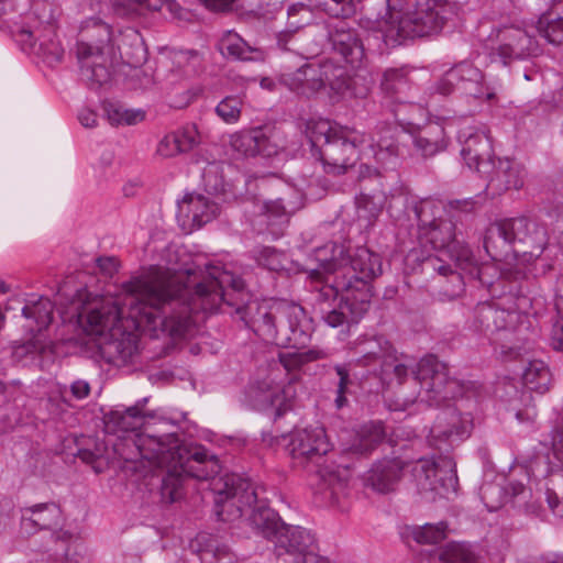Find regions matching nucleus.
<instances>
[{
  "mask_svg": "<svg viewBox=\"0 0 563 563\" xmlns=\"http://www.w3.org/2000/svg\"><path fill=\"white\" fill-rule=\"evenodd\" d=\"M187 279L190 277L188 271ZM126 297L118 302L91 309L86 316V330L103 336L115 329L129 306V316L140 318L153 330L161 329L172 336L185 335L190 325L198 322L210 307V289L207 282H184V276L170 275L169 271L152 266L131 277L122 285Z\"/></svg>",
  "mask_w": 563,
  "mask_h": 563,
  "instance_id": "obj_1",
  "label": "nucleus"
},
{
  "mask_svg": "<svg viewBox=\"0 0 563 563\" xmlns=\"http://www.w3.org/2000/svg\"><path fill=\"white\" fill-rule=\"evenodd\" d=\"M146 401L144 398L124 410L111 411L106 416V429L111 433L122 432L113 449L123 461L132 463L134 470L145 467L144 462L148 466L167 468L162 478L161 496L164 503L173 504L184 495L185 477L208 479L206 449L183 443L174 433L137 432L145 423L143 407Z\"/></svg>",
  "mask_w": 563,
  "mask_h": 563,
  "instance_id": "obj_2",
  "label": "nucleus"
},
{
  "mask_svg": "<svg viewBox=\"0 0 563 563\" xmlns=\"http://www.w3.org/2000/svg\"><path fill=\"white\" fill-rule=\"evenodd\" d=\"M216 311L242 321L262 341L280 347L300 349L309 339L306 312L300 305L257 300L240 275L213 263V313Z\"/></svg>",
  "mask_w": 563,
  "mask_h": 563,
  "instance_id": "obj_3",
  "label": "nucleus"
},
{
  "mask_svg": "<svg viewBox=\"0 0 563 563\" xmlns=\"http://www.w3.org/2000/svg\"><path fill=\"white\" fill-rule=\"evenodd\" d=\"M411 372L420 384L421 401L429 406L444 405L430 429L428 442L430 446L448 452L472 433L473 416L462 410L459 398L472 401L476 396L474 385L450 377L446 365L434 355L422 357Z\"/></svg>",
  "mask_w": 563,
  "mask_h": 563,
  "instance_id": "obj_4",
  "label": "nucleus"
},
{
  "mask_svg": "<svg viewBox=\"0 0 563 563\" xmlns=\"http://www.w3.org/2000/svg\"><path fill=\"white\" fill-rule=\"evenodd\" d=\"M338 253L343 255V247L330 243L317 250L319 268L312 269L310 277L323 284H317L312 290V307L317 316L329 327L349 329L357 323L368 311L365 284L350 280L338 271Z\"/></svg>",
  "mask_w": 563,
  "mask_h": 563,
  "instance_id": "obj_5",
  "label": "nucleus"
},
{
  "mask_svg": "<svg viewBox=\"0 0 563 563\" xmlns=\"http://www.w3.org/2000/svg\"><path fill=\"white\" fill-rule=\"evenodd\" d=\"M252 512L247 518L251 527L271 541L286 526L279 515L257 499V494L250 479L230 472H223L219 460L213 455V518L224 523L239 520L245 508Z\"/></svg>",
  "mask_w": 563,
  "mask_h": 563,
  "instance_id": "obj_6",
  "label": "nucleus"
},
{
  "mask_svg": "<svg viewBox=\"0 0 563 563\" xmlns=\"http://www.w3.org/2000/svg\"><path fill=\"white\" fill-rule=\"evenodd\" d=\"M287 448L295 463L303 467L312 466L311 471L320 479L318 489L324 503L336 505L345 492L349 468L330 460L332 445L324 429L317 427L296 430Z\"/></svg>",
  "mask_w": 563,
  "mask_h": 563,
  "instance_id": "obj_7",
  "label": "nucleus"
},
{
  "mask_svg": "<svg viewBox=\"0 0 563 563\" xmlns=\"http://www.w3.org/2000/svg\"><path fill=\"white\" fill-rule=\"evenodd\" d=\"M113 55L111 26L99 18L86 20L79 30L77 58L81 77L90 89H99L111 80Z\"/></svg>",
  "mask_w": 563,
  "mask_h": 563,
  "instance_id": "obj_8",
  "label": "nucleus"
},
{
  "mask_svg": "<svg viewBox=\"0 0 563 563\" xmlns=\"http://www.w3.org/2000/svg\"><path fill=\"white\" fill-rule=\"evenodd\" d=\"M308 125L311 146L317 148L325 172L341 174L352 167L364 151L366 137L347 128L332 126L327 120Z\"/></svg>",
  "mask_w": 563,
  "mask_h": 563,
  "instance_id": "obj_9",
  "label": "nucleus"
},
{
  "mask_svg": "<svg viewBox=\"0 0 563 563\" xmlns=\"http://www.w3.org/2000/svg\"><path fill=\"white\" fill-rule=\"evenodd\" d=\"M520 318L516 311L482 302L476 306L474 325L493 345L500 349V354L517 357L525 350L527 341L522 335L527 327H523Z\"/></svg>",
  "mask_w": 563,
  "mask_h": 563,
  "instance_id": "obj_10",
  "label": "nucleus"
},
{
  "mask_svg": "<svg viewBox=\"0 0 563 563\" xmlns=\"http://www.w3.org/2000/svg\"><path fill=\"white\" fill-rule=\"evenodd\" d=\"M454 92L473 98L485 97L487 100L495 97V93L485 87L481 69L463 62L446 70L441 78L430 85L423 92L421 103L426 108H434L440 103L441 98Z\"/></svg>",
  "mask_w": 563,
  "mask_h": 563,
  "instance_id": "obj_11",
  "label": "nucleus"
},
{
  "mask_svg": "<svg viewBox=\"0 0 563 563\" xmlns=\"http://www.w3.org/2000/svg\"><path fill=\"white\" fill-rule=\"evenodd\" d=\"M454 92L473 98L485 97L487 100L495 97V93L485 87L481 69L463 62L446 70L441 78L430 85L423 92L421 103L426 108H434L440 103L441 98Z\"/></svg>",
  "mask_w": 563,
  "mask_h": 563,
  "instance_id": "obj_12",
  "label": "nucleus"
},
{
  "mask_svg": "<svg viewBox=\"0 0 563 563\" xmlns=\"http://www.w3.org/2000/svg\"><path fill=\"white\" fill-rule=\"evenodd\" d=\"M63 521L60 507L55 503L36 504L21 509L20 530L25 536H32L41 530H51L56 544V554L66 560L73 559L71 547H77L79 538L68 530L57 529Z\"/></svg>",
  "mask_w": 563,
  "mask_h": 563,
  "instance_id": "obj_13",
  "label": "nucleus"
},
{
  "mask_svg": "<svg viewBox=\"0 0 563 563\" xmlns=\"http://www.w3.org/2000/svg\"><path fill=\"white\" fill-rule=\"evenodd\" d=\"M10 34L23 52L37 56L47 66L62 63L65 48L57 37L54 21L37 22L35 25L14 22L10 26Z\"/></svg>",
  "mask_w": 563,
  "mask_h": 563,
  "instance_id": "obj_14",
  "label": "nucleus"
},
{
  "mask_svg": "<svg viewBox=\"0 0 563 563\" xmlns=\"http://www.w3.org/2000/svg\"><path fill=\"white\" fill-rule=\"evenodd\" d=\"M411 472L417 493L424 501L431 503L438 497H448L455 493L457 476L449 457H440L438 461L433 457H420Z\"/></svg>",
  "mask_w": 563,
  "mask_h": 563,
  "instance_id": "obj_15",
  "label": "nucleus"
},
{
  "mask_svg": "<svg viewBox=\"0 0 563 563\" xmlns=\"http://www.w3.org/2000/svg\"><path fill=\"white\" fill-rule=\"evenodd\" d=\"M490 40L495 43L492 56L498 57L505 66L515 60L537 57L542 53L536 36L520 25H503L490 33Z\"/></svg>",
  "mask_w": 563,
  "mask_h": 563,
  "instance_id": "obj_16",
  "label": "nucleus"
},
{
  "mask_svg": "<svg viewBox=\"0 0 563 563\" xmlns=\"http://www.w3.org/2000/svg\"><path fill=\"white\" fill-rule=\"evenodd\" d=\"M314 536L307 529L286 525L274 541L279 563H329L316 553Z\"/></svg>",
  "mask_w": 563,
  "mask_h": 563,
  "instance_id": "obj_17",
  "label": "nucleus"
},
{
  "mask_svg": "<svg viewBox=\"0 0 563 563\" xmlns=\"http://www.w3.org/2000/svg\"><path fill=\"white\" fill-rule=\"evenodd\" d=\"M339 65L332 60H324L320 64H305L297 70L283 74L279 82L297 95L310 98L341 76Z\"/></svg>",
  "mask_w": 563,
  "mask_h": 563,
  "instance_id": "obj_18",
  "label": "nucleus"
},
{
  "mask_svg": "<svg viewBox=\"0 0 563 563\" xmlns=\"http://www.w3.org/2000/svg\"><path fill=\"white\" fill-rule=\"evenodd\" d=\"M418 236L422 244H429L433 250L445 252L456 267L467 266L472 262V251L457 240L452 220L443 218L429 228L422 229Z\"/></svg>",
  "mask_w": 563,
  "mask_h": 563,
  "instance_id": "obj_19",
  "label": "nucleus"
},
{
  "mask_svg": "<svg viewBox=\"0 0 563 563\" xmlns=\"http://www.w3.org/2000/svg\"><path fill=\"white\" fill-rule=\"evenodd\" d=\"M362 366L379 365L380 374L384 379L391 380L395 377L398 384H401L408 376L410 365L407 357L398 355L393 345L382 338L374 340L364 350L358 358Z\"/></svg>",
  "mask_w": 563,
  "mask_h": 563,
  "instance_id": "obj_20",
  "label": "nucleus"
},
{
  "mask_svg": "<svg viewBox=\"0 0 563 563\" xmlns=\"http://www.w3.org/2000/svg\"><path fill=\"white\" fill-rule=\"evenodd\" d=\"M522 382L526 390L520 393L519 401L523 408H518L516 400L511 401V409L516 411V418L519 421L533 420L537 416L534 408H530L532 402V391L540 395L545 394L552 384V374L549 366L540 360H533L528 363L523 373Z\"/></svg>",
  "mask_w": 563,
  "mask_h": 563,
  "instance_id": "obj_21",
  "label": "nucleus"
},
{
  "mask_svg": "<svg viewBox=\"0 0 563 563\" xmlns=\"http://www.w3.org/2000/svg\"><path fill=\"white\" fill-rule=\"evenodd\" d=\"M504 221L515 252L531 256H539L543 252L548 233L542 225L525 217Z\"/></svg>",
  "mask_w": 563,
  "mask_h": 563,
  "instance_id": "obj_22",
  "label": "nucleus"
},
{
  "mask_svg": "<svg viewBox=\"0 0 563 563\" xmlns=\"http://www.w3.org/2000/svg\"><path fill=\"white\" fill-rule=\"evenodd\" d=\"M339 273L346 277L362 282L366 287L367 308L371 307V299L373 297L371 282L382 274V261L378 254L371 252L366 247H358L354 255L351 256L350 263L342 265L338 261Z\"/></svg>",
  "mask_w": 563,
  "mask_h": 563,
  "instance_id": "obj_23",
  "label": "nucleus"
},
{
  "mask_svg": "<svg viewBox=\"0 0 563 563\" xmlns=\"http://www.w3.org/2000/svg\"><path fill=\"white\" fill-rule=\"evenodd\" d=\"M459 137L462 141L461 155L468 168L479 174H488L493 157L490 137L472 129L460 132Z\"/></svg>",
  "mask_w": 563,
  "mask_h": 563,
  "instance_id": "obj_24",
  "label": "nucleus"
},
{
  "mask_svg": "<svg viewBox=\"0 0 563 563\" xmlns=\"http://www.w3.org/2000/svg\"><path fill=\"white\" fill-rule=\"evenodd\" d=\"M102 358L115 366L128 364L137 351V338L131 332L115 328L100 338L98 343Z\"/></svg>",
  "mask_w": 563,
  "mask_h": 563,
  "instance_id": "obj_25",
  "label": "nucleus"
},
{
  "mask_svg": "<svg viewBox=\"0 0 563 563\" xmlns=\"http://www.w3.org/2000/svg\"><path fill=\"white\" fill-rule=\"evenodd\" d=\"M407 462L400 457H385L373 464L365 475V484L378 493L393 492L400 482Z\"/></svg>",
  "mask_w": 563,
  "mask_h": 563,
  "instance_id": "obj_26",
  "label": "nucleus"
},
{
  "mask_svg": "<svg viewBox=\"0 0 563 563\" xmlns=\"http://www.w3.org/2000/svg\"><path fill=\"white\" fill-rule=\"evenodd\" d=\"M177 221L186 232H192L210 222L209 198L200 194H187L177 203Z\"/></svg>",
  "mask_w": 563,
  "mask_h": 563,
  "instance_id": "obj_27",
  "label": "nucleus"
},
{
  "mask_svg": "<svg viewBox=\"0 0 563 563\" xmlns=\"http://www.w3.org/2000/svg\"><path fill=\"white\" fill-rule=\"evenodd\" d=\"M329 41L333 51L339 53L346 63L355 65L365 56L363 43L356 30L340 21L329 30Z\"/></svg>",
  "mask_w": 563,
  "mask_h": 563,
  "instance_id": "obj_28",
  "label": "nucleus"
},
{
  "mask_svg": "<svg viewBox=\"0 0 563 563\" xmlns=\"http://www.w3.org/2000/svg\"><path fill=\"white\" fill-rule=\"evenodd\" d=\"M112 8L118 15H130L143 10L162 11L165 9L172 18L178 20H192L195 13L184 9L175 0H111Z\"/></svg>",
  "mask_w": 563,
  "mask_h": 563,
  "instance_id": "obj_29",
  "label": "nucleus"
},
{
  "mask_svg": "<svg viewBox=\"0 0 563 563\" xmlns=\"http://www.w3.org/2000/svg\"><path fill=\"white\" fill-rule=\"evenodd\" d=\"M233 151L244 156L263 155L271 157L278 152V147L266 135L262 128L242 131L230 136Z\"/></svg>",
  "mask_w": 563,
  "mask_h": 563,
  "instance_id": "obj_30",
  "label": "nucleus"
},
{
  "mask_svg": "<svg viewBox=\"0 0 563 563\" xmlns=\"http://www.w3.org/2000/svg\"><path fill=\"white\" fill-rule=\"evenodd\" d=\"M487 187L494 194H501L509 189H519L523 185V168L522 166L508 158H499L497 164L492 161Z\"/></svg>",
  "mask_w": 563,
  "mask_h": 563,
  "instance_id": "obj_31",
  "label": "nucleus"
},
{
  "mask_svg": "<svg viewBox=\"0 0 563 563\" xmlns=\"http://www.w3.org/2000/svg\"><path fill=\"white\" fill-rule=\"evenodd\" d=\"M395 129L387 125L384 126L382 133L377 139H366L367 152L364 154H372L377 163L386 168H394L399 157V146L395 140Z\"/></svg>",
  "mask_w": 563,
  "mask_h": 563,
  "instance_id": "obj_32",
  "label": "nucleus"
},
{
  "mask_svg": "<svg viewBox=\"0 0 563 563\" xmlns=\"http://www.w3.org/2000/svg\"><path fill=\"white\" fill-rule=\"evenodd\" d=\"M199 142V132L196 124H188L168 135L157 145V153L163 157H172L186 153Z\"/></svg>",
  "mask_w": 563,
  "mask_h": 563,
  "instance_id": "obj_33",
  "label": "nucleus"
},
{
  "mask_svg": "<svg viewBox=\"0 0 563 563\" xmlns=\"http://www.w3.org/2000/svg\"><path fill=\"white\" fill-rule=\"evenodd\" d=\"M218 49L225 58L234 60H263L264 52L249 45L238 33L227 31L218 42Z\"/></svg>",
  "mask_w": 563,
  "mask_h": 563,
  "instance_id": "obj_34",
  "label": "nucleus"
},
{
  "mask_svg": "<svg viewBox=\"0 0 563 563\" xmlns=\"http://www.w3.org/2000/svg\"><path fill=\"white\" fill-rule=\"evenodd\" d=\"M462 271L467 272L472 277L477 278L478 282L488 288V290L493 294H496L499 286L504 283V280H520L525 277L523 273L520 271H507L503 272L497 280H493L490 277L496 275L497 269L492 264L477 265L474 255L472 254V262L470 265L460 267Z\"/></svg>",
  "mask_w": 563,
  "mask_h": 563,
  "instance_id": "obj_35",
  "label": "nucleus"
},
{
  "mask_svg": "<svg viewBox=\"0 0 563 563\" xmlns=\"http://www.w3.org/2000/svg\"><path fill=\"white\" fill-rule=\"evenodd\" d=\"M386 203V195L383 190H375L373 194L362 192L356 197V219L362 228L372 227Z\"/></svg>",
  "mask_w": 563,
  "mask_h": 563,
  "instance_id": "obj_36",
  "label": "nucleus"
},
{
  "mask_svg": "<svg viewBox=\"0 0 563 563\" xmlns=\"http://www.w3.org/2000/svg\"><path fill=\"white\" fill-rule=\"evenodd\" d=\"M342 71L338 79L331 82V90L342 98H366L372 89V82L364 76H349L345 67L339 65Z\"/></svg>",
  "mask_w": 563,
  "mask_h": 563,
  "instance_id": "obj_37",
  "label": "nucleus"
},
{
  "mask_svg": "<svg viewBox=\"0 0 563 563\" xmlns=\"http://www.w3.org/2000/svg\"><path fill=\"white\" fill-rule=\"evenodd\" d=\"M386 435L382 421H372L363 424L350 445L351 453L367 455L373 452Z\"/></svg>",
  "mask_w": 563,
  "mask_h": 563,
  "instance_id": "obj_38",
  "label": "nucleus"
},
{
  "mask_svg": "<svg viewBox=\"0 0 563 563\" xmlns=\"http://www.w3.org/2000/svg\"><path fill=\"white\" fill-rule=\"evenodd\" d=\"M484 247L494 261H501L503 257L508 255L512 244L504 220L487 228L484 236Z\"/></svg>",
  "mask_w": 563,
  "mask_h": 563,
  "instance_id": "obj_39",
  "label": "nucleus"
},
{
  "mask_svg": "<svg viewBox=\"0 0 563 563\" xmlns=\"http://www.w3.org/2000/svg\"><path fill=\"white\" fill-rule=\"evenodd\" d=\"M301 198L299 192L294 189L275 199L263 203V212L268 219L278 220L280 223L288 222L291 214L301 208Z\"/></svg>",
  "mask_w": 563,
  "mask_h": 563,
  "instance_id": "obj_40",
  "label": "nucleus"
},
{
  "mask_svg": "<svg viewBox=\"0 0 563 563\" xmlns=\"http://www.w3.org/2000/svg\"><path fill=\"white\" fill-rule=\"evenodd\" d=\"M413 145L423 157H432L448 146L445 131L440 125H431L413 139Z\"/></svg>",
  "mask_w": 563,
  "mask_h": 563,
  "instance_id": "obj_41",
  "label": "nucleus"
},
{
  "mask_svg": "<svg viewBox=\"0 0 563 563\" xmlns=\"http://www.w3.org/2000/svg\"><path fill=\"white\" fill-rule=\"evenodd\" d=\"M412 210L418 221L419 234L422 232V229H427L444 218L446 206L439 199L426 198L416 201Z\"/></svg>",
  "mask_w": 563,
  "mask_h": 563,
  "instance_id": "obj_42",
  "label": "nucleus"
},
{
  "mask_svg": "<svg viewBox=\"0 0 563 563\" xmlns=\"http://www.w3.org/2000/svg\"><path fill=\"white\" fill-rule=\"evenodd\" d=\"M255 262L271 272L280 273L288 269L290 263L284 251L273 246H257L252 251Z\"/></svg>",
  "mask_w": 563,
  "mask_h": 563,
  "instance_id": "obj_43",
  "label": "nucleus"
},
{
  "mask_svg": "<svg viewBox=\"0 0 563 563\" xmlns=\"http://www.w3.org/2000/svg\"><path fill=\"white\" fill-rule=\"evenodd\" d=\"M53 302L45 297H40L35 301H29L22 308V314L26 319H31L36 324V330L42 331L47 328L53 320Z\"/></svg>",
  "mask_w": 563,
  "mask_h": 563,
  "instance_id": "obj_44",
  "label": "nucleus"
},
{
  "mask_svg": "<svg viewBox=\"0 0 563 563\" xmlns=\"http://www.w3.org/2000/svg\"><path fill=\"white\" fill-rule=\"evenodd\" d=\"M408 87V73L401 68H389L383 74L380 80L382 92L390 98L399 99Z\"/></svg>",
  "mask_w": 563,
  "mask_h": 563,
  "instance_id": "obj_45",
  "label": "nucleus"
},
{
  "mask_svg": "<svg viewBox=\"0 0 563 563\" xmlns=\"http://www.w3.org/2000/svg\"><path fill=\"white\" fill-rule=\"evenodd\" d=\"M537 30L550 44H563V16L543 13L537 22Z\"/></svg>",
  "mask_w": 563,
  "mask_h": 563,
  "instance_id": "obj_46",
  "label": "nucleus"
},
{
  "mask_svg": "<svg viewBox=\"0 0 563 563\" xmlns=\"http://www.w3.org/2000/svg\"><path fill=\"white\" fill-rule=\"evenodd\" d=\"M125 37H131V46L128 47L124 40L122 44H118L121 57L133 67L141 66L146 60L147 52L140 34L132 31Z\"/></svg>",
  "mask_w": 563,
  "mask_h": 563,
  "instance_id": "obj_47",
  "label": "nucleus"
},
{
  "mask_svg": "<svg viewBox=\"0 0 563 563\" xmlns=\"http://www.w3.org/2000/svg\"><path fill=\"white\" fill-rule=\"evenodd\" d=\"M442 563H476V556L471 547L465 543L450 542L439 554Z\"/></svg>",
  "mask_w": 563,
  "mask_h": 563,
  "instance_id": "obj_48",
  "label": "nucleus"
},
{
  "mask_svg": "<svg viewBox=\"0 0 563 563\" xmlns=\"http://www.w3.org/2000/svg\"><path fill=\"white\" fill-rule=\"evenodd\" d=\"M103 110L111 124H135L144 119L142 111H133L124 109L115 102H106Z\"/></svg>",
  "mask_w": 563,
  "mask_h": 563,
  "instance_id": "obj_49",
  "label": "nucleus"
},
{
  "mask_svg": "<svg viewBox=\"0 0 563 563\" xmlns=\"http://www.w3.org/2000/svg\"><path fill=\"white\" fill-rule=\"evenodd\" d=\"M446 523H426L421 527H415L412 529V538L415 541L421 544H435L445 538Z\"/></svg>",
  "mask_w": 563,
  "mask_h": 563,
  "instance_id": "obj_50",
  "label": "nucleus"
},
{
  "mask_svg": "<svg viewBox=\"0 0 563 563\" xmlns=\"http://www.w3.org/2000/svg\"><path fill=\"white\" fill-rule=\"evenodd\" d=\"M242 101L240 98L234 96L225 97L216 107L217 115L225 123H236L241 117Z\"/></svg>",
  "mask_w": 563,
  "mask_h": 563,
  "instance_id": "obj_51",
  "label": "nucleus"
},
{
  "mask_svg": "<svg viewBox=\"0 0 563 563\" xmlns=\"http://www.w3.org/2000/svg\"><path fill=\"white\" fill-rule=\"evenodd\" d=\"M433 269L435 272H438V274L441 276L450 277V280L452 283V288L446 290L448 296L450 298H455L463 291L464 282H463L462 275L460 273L453 271L450 265H446V264L435 265L434 264Z\"/></svg>",
  "mask_w": 563,
  "mask_h": 563,
  "instance_id": "obj_52",
  "label": "nucleus"
},
{
  "mask_svg": "<svg viewBox=\"0 0 563 563\" xmlns=\"http://www.w3.org/2000/svg\"><path fill=\"white\" fill-rule=\"evenodd\" d=\"M328 356V353L319 347L309 349L303 351L295 356V358L290 362L285 356H280V362L284 367L289 371L291 365H300L308 362H313L318 360H323Z\"/></svg>",
  "mask_w": 563,
  "mask_h": 563,
  "instance_id": "obj_53",
  "label": "nucleus"
},
{
  "mask_svg": "<svg viewBox=\"0 0 563 563\" xmlns=\"http://www.w3.org/2000/svg\"><path fill=\"white\" fill-rule=\"evenodd\" d=\"M334 371H335L336 375L339 376L335 405L338 408H342L346 402L345 393H346L347 386L351 384L350 373H349L347 367L345 365H341V364L335 365Z\"/></svg>",
  "mask_w": 563,
  "mask_h": 563,
  "instance_id": "obj_54",
  "label": "nucleus"
},
{
  "mask_svg": "<svg viewBox=\"0 0 563 563\" xmlns=\"http://www.w3.org/2000/svg\"><path fill=\"white\" fill-rule=\"evenodd\" d=\"M297 31L285 30L277 34V47L283 52L300 53L301 45L296 36Z\"/></svg>",
  "mask_w": 563,
  "mask_h": 563,
  "instance_id": "obj_55",
  "label": "nucleus"
},
{
  "mask_svg": "<svg viewBox=\"0 0 563 563\" xmlns=\"http://www.w3.org/2000/svg\"><path fill=\"white\" fill-rule=\"evenodd\" d=\"M107 448L103 442L93 441V448L79 449L77 456L85 463L95 464L104 456Z\"/></svg>",
  "mask_w": 563,
  "mask_h": 563,
  "instance_id": "obj_56",
  "label": "nucleus"
},
{
  "mask_svg": "<svg viewBox=\"0 0 563 563\" xmlns=\"http://www.w3.org/2000/svg\"><path fill=\"white\" fill-rule=\"evenodd\" d=\"M331 2L332 4L325 2V5L335 16L349 18L355 13L353 0H331Z\"/></svg>",
  "mask_w": 563,
  "mask_h": 563,
  "instance_id": "obj_57",
  "label": "nucleus"
},
{
  "mask_svg": "<svg viewBox=\"0 0 563 563\" xmlns=\"http://www.w3.org/2000/svg\"><path fill=\"white\" fill-rule=\"evenodd\" d=\"M446 209L449 208V212H454L452 216H457L459 213H472L477 209V201L474 198L466 199H456L448 202Z\"/></svg>",
  "mask_w": 563,
  "mask_h": 563,
  "instance_id": "obj_58",
  "label": "nucleus"
},
{
  "mask_svg": "<svg viewBox=\"0 0 563 563\" xmlns=\"http://www.w3.org/2000/svg\"><path fill=\"white\" fill-rule=\"evenodd\" d=\"M45 350V345L37 339L29 340L25 343L19 345L14 350L15 356H24L27 354H37L43 353Z\"/></svg>",
  "mask_w": 563,
  "mask_h": 563,
  "instance_id": "obj_59",
  "label": "nucleus"
},
{
  "mask_svg": "<svg viewBox=\"0 0 563 563\" xmlns=\"http://www.w3.org/2000/svg\"><path fill=\"white\" fill-rule=\"evenodd\" d=\"M280 389L278 387L272 388L268 386V390L264 393L262 401L268 402L271 406H278L276 409V416L279 417L283 415L285 410L288 409V406L282 407L280 405V396H279Z\"/></svg>",
  "mask_w": 563,
  "mask_h": 563,
  "instance_id": "obj_60",
  "label": "nucleus"
},
{
  "mask_svg": "<svg viewBox=\"0 0 563 563\" xmlns=\"http://www.w3.org/2000/svg\"><path fill=\"white\" fill-rule=\"evenodd\" d=\"M551 343L555 350H563V313H558L551 332Z\"/></svg>",
  "mask_w": 563,
  "mask_h": 563,
  "instance_id": "obj_61",
  "label": "nucleus"
},
{
  "mask_svg": "<svg viewBox=\"0 0 563 563\" xmlns=\"http://www.w3.org/2000/svg\"><path fill=\"white\" fill-rule=\"evenodd\" d=\"M213 563H236V558L228 545H217L213 549Z\"/></svg>",
  "mask_w": 563,
  "mask_h": 563,
  "instance_id": "obj_62",
  "label": "nucleus"
},
{
  "mask_svg": "<svg viewBox=\"0 0 563 563\" xmlns=\"http://www.w3.org/2000/svg\"><path fill=\"white\" fill-rule=\"evenodd\" d=\"M554 456L563 464V430H554L551 440Z\"/></svg>",
  "mask_w": 563,
  "mask_h": 563,
  "instance_id": "obj_63",
  "label": "nucleus"
},
{
  "mask_svg": "<svg viewBox=\"0 0 563 563\" xmlns=\"http://www.w3.org/2000/svg\"><path fill=\"white\" fill-rule=\"evenodd\" d=\"M71 395L77 399H84L90 394V385L84 379H77L70 385Z\"/></svg>",
  "mask_w": 563,
  "mask_h": 563,
  "instance_id": "obj_64",
  "label": "nucleus"
}]
</instances>
